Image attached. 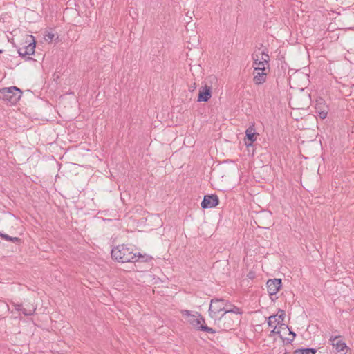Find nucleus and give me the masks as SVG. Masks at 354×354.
<instances>
[{
  "instance_id": "23",
  "label": "nucleus",
  "mask_w": 354,
  "mask_h": 354,
  "mask_svg": "<svg viewBox=\"0 0 354 354\" xmlns=\"http://www.w3.org/2000/svg\"><path fill=\"white\" fill-rule=\"evenodd\" d=\"M232 326V324L231 322H230L227 323V326H223V329L224 330H227L228 329H230Z\"/></svg>"
},
{
  "instance_id": "1",
  "label": "nucleus",
  "mask_w": 354,
  "mask_h": 354,
  "mask_svg": "<svg viewBox=\"0 0 354 354\" xmlns=\"http://www.w3.org/2000/svg\"><path fill=\"white\" fill-rule=\"evenodd\" d=\"M111 257L113 259L120 263L136 262L139 261L147 262L151 259V257L146 254L142 255L140 253L137 254L134 252L132 247L125 244H122L113 248Z\"/></svg>"
},
{
  "instance_id": "14",
  "label": "nucleus",
  "mask_w": 354,
  "mask_h": 354,
  "mask_svg": "<svg viewBox=\"0 0 354 354\" xmlns=\"http://www.w3.org/2000/svg\"><path fill=\"white\" fill-rule=\"evenodd\" d=\"M317 350L313 348H299L294 351L293 354H315Z\"/></svg>"
},
{
  "instance_id": "12",
  "label": "nucleus",
  "mask_w": 354,
  "mask_h": 354,
  "mask_svg": "<svg viewBox=\"0 0 354 354\" xmlns=\"http://www.w3.org/2000/svg\"><path fill=\"white\" fill-rule=\"evenodd\" d=\"M267 72L266 71H254V77L253 81L256 84H263L267 77Z\"/></svg>"
},
{
  "instance_id": "11",
  "label": "nucleus",
  "mask_w": 354,
  "mask_h": 354,
  "mask_svg": "<svg viewBox=\"0 0 354 354\" xmlns=\"http://www.w3.org/2000/svg\"><path fill=\"white\" fill-rule=\"evenodd\" d=\"M212 96L211 87L205 85L199 91L198 102H207Z\"/></svg>"
},
{
  "instance_id": "17",
  "label": "nucleus",
  "mask_w": 354,
  "mask_h": 354,
  "mask_svg": "<svg viewBox=\"0 0 354 354\" xmlns=\"http://www.w3.org/2000/svg\"><path fill=\"white\" fill-rule=\"evenodd\" d=\"M3 239H5L6 241H11L13 243H19L21 241L20 239L18 237H12L8 234L3 236Z\"/></svg>"
},
{
  "instance_id": "25",
  "label": "nucleus",
  "mask_w": 354,
  "mask_h": 354,
  "mask_svg": "<svg viewBox=\"0 0 354 354\" xmlns=\"http://www.w3.org/2000/svg\"><path fill=\"white\" fill-rule=\"evenodd\" d=\"M7 235L6 234L0 233V236L3 238V236Z\"/></svg>"
},
{
  "instance_id": "7",
  "label": "nucleus",
  "mask_w": 354,
  "mask_h": 354,
  "mask_svg": "<svg viewBox=\"0 0 354 354\" xmlns=\"http://www.w3.org/2000/svg\"><path fill=\"white\" fill-rule=\"evenodd\" d=\"M268 292L270 298L274 300L273 296H275L282 286L281 279H268L266 283Z\"/></svg>"
},
{
  "instance_id": "18",
  "label": "nucleus",
  "mask_w": 354,
  "mask_h": 354,
  "mask_svg": "<svg viewBox=\"0 0 354 354\" xmlns=\"http://www.w3.org/2000/svg\"><path fill=\"white\" fill-rule=\"evenodd\" d=\"M288 329L289 330V334L292 336V339L286 338L283 339V342L286 341L287 343L290 344L294 340L295 337H296V333L295 332L290 330L289 329V328Z\"/></svg>"
},
{
  "instance_id": "4",
  "label": "nucleus",
  "mask_w": 354,
  "mask_h": 354,
  "mask_svg": "<svg viewBox=\"0 0 354 354\" xmlns=\"http://www.w3.org/2000/svg\"><path fill=\"white\" fill-rule=\"evenodd\" d=\"M21 91L16 86L0 89V99L10 104H15L21 97Z\"/></svg>"
},
{
  "instance_id": "8",
  "label": "nucleus",
  "mask_w": 354,
  "mask_h": 354,
  "mask_svg": "<svg viewBox=\"0 0 354 354\" xmlns=\"http://www.w3.org/2000/svg\"><path fill=\"white\" fill-rule=\"evenodd\" d=\"M218 197L216 194L205 195L201 205L203 209L212 208L218 204Z\"/></svg>"
},
{
  "instance_id": "13",
  "label": "nucleus",
  "mask_w": 354,
  "mask_h": 354,
  "mask_svg": "<svg viewBox=\"0 0 354 354\" xmlns=\"http://www.w3.org/2000/svg\"><path fill=\"white\" fill-rule=\"evenodd\" d=\"M333 345L335 348L336 354H350L348 348L344 342L338 340L336 343L333 342Z\"/></svg>"
},
{
  "instance_id": "15",
  "label": "nucleus",
  "mask_w": 354,
  "mask_h": 354,
  "mask_svg": "<svg viewBox=\"0 0 354 354\" xmlns=\"http://www.w3.org/2000/svg\"><path fill=\"white\" fill-rule=\"evenodd\" d=\"M228 304L230 307L228 308L227 306L226 310H225V315L227 313H234L236 315H241L242 313L241 310L239 308H238L237 306L231 305L230 303Z\"/></svg>"
},
{
  "instance_id": "3",
  "label": "nucleus",
  "mask_w": 354,
  "mask_h": 354,
  "mask_svg": "<svg viewBox=\"0 0 354 354\" xmlns=\"http://www.w3.org/2000/svg\"><path fill=\"white\" fill-rule=\"evenodd\" d=\"M229 301L223 299H213L211 300L210 306L209 308V315L213 319H216L218 315L223 312L221 317H220L219 322L225 319V310L227 308Z\"/></svg>"
},
{
  "instance_id": "2",
  "label": "nucleus",
  "mask_w": 354,
  "mask_h": 354,
  "mask_svg": "<svg viewBox=\"0 0 354 354\" xmlns=\"http://www.w3.org/2000/svg\"><path fill=\"white\" fill-rule=\"evenodd\" d=\"M252 60L254 71H269L270 56L266 49L256 50L252 54Z\"/></svg>"
},
{
  "instance_id": "16",
  "label": "nucleus",
  "mask_w": 354,
  "mask_h": 354,
  "mask_svg": "<svg viewBox=\"0 0 354 354\" xmlns=\"http://www.w3.org/2000/svg\"><path fill=\"white\" fill-rule=\"evenodd\" d=\"M35 310V308H32L31 309L28 310L22 307V310H20V312H21L25 316H30L34 314Z\"/></svg>"
},
{
  "instance_id": "6",
  "label": "nucleus",
  "mask_w": 354,
  "mask_h": 354,
  "mask_svg": "<svg viewBox=\"0 0 354 354\" xmlns=\"http://www.w3.org/2000/svg\"><path fill=\"white\" fill-rule=\"evenodd\" d=\"M196 314L197 316L192 315L193 319L189 320L190 324L194 327H196L198 330L207 332L208 333L212 334L215 333L216 331L212 328H210L206 325L203 324V323H205V319L201 315V314L198 313Z\"/></svg>"
},
{
  "instance_id": "9",
  "label": "nucleus",
  "mask_w": 354,
  "mask_h": 354,
  "mask_svg": "<svg viewBox=\"0 0 354 354\" xmlns=\"http://www.w3.org/2000/svg\"><path fill=\"white\" fill-rule=\"evenodd\" d=\"M257 133L254 128V125L250 126L245 130V137L244 138L245 145L249 147L252 146L253 142L257 140Z\"/></svg>"
},
{
  "instance_id": "10",
  "label": "nucleus",
  "mask_w": 354,
  "mask_h": 354,
  "mask_svg": "<svg viewBox=\"0 0 354 354\" xmlns=\"http://www.w3.org/2000/svg\"><path fill=\"white\" fill-rule=\"evenodd\" d=\"M32 38V42L30 43L28 45L19 48L18 50L19 55L21 57H25L26 55H32L35 53V42L34 38Z\"/></svg>"
},
{
  "instance_id": "21",
  "label": "nucleus",
  "mask_w": 354,
  "mask_h": 354,
  "mask_svg": "<svg viewBox=\"0 0 354 354\" xmlns=\"http://www.w3.org/2000/svg\"><path fill=\"white\" fill-rule=\"evenodd\" d=\"M13 306L17 311H20V310H22V305L20 304H13Z\"/></svg>"
},
{
  "instance_id": "22",
  "label": "nucleus",
  "mask_w": 354,
  "mask_h": 354,
  "mask_svg": "<svg viewBox=\"0 0 354 354\" xmlns=\"http://www.w3.org/2000/svg\"><path fill=\"white\" fill-rule=\"evenodd\" d=\"M182 314H183V315H185V316H191L192 315L191 312L187 310H182Z\"/></svg>"
},
{
  "instance_id": "19",
  "label": "nucleus",
  "mask_w": 354,
  "mask_h": 354,
  "mask_svg": "<svg viewBox=\"0 0 354 354\" xmlns=\"http://www.w3.org/2000/svg\"><path fill=\"white\" fill-rule=\"evenodd\" d=\"M55 37V35L50 32H48L44 35V39L47 41H52L53 38Z\"/></svg>"
},
{
  "instance_id": "26",
  "label": "nucleus",
  "mask_w": 354,
  "mask_h": 354,
  "mask_svg": "<svg viewBox=\"0 0 354 354\" xmlns=\"http://www.w3.org/2000/svg\"><path fill=\"white\" fill-rule=\"evenodd\" d=\"M2 53V50H0V53Z\"/></svg>"
},
{
  "instance_id": "5",
  "label": "nucleus",
  "mask_w": 354,
  "mask_h": 354,
  "mask_svg": "<svg viewBox=\"0 0 354 354\" xmlns=\"http://www.w3.org/2000/svg\"><path fill=\"white\" fill-rule=\"evenodd\" d=\"M285 317V311L279 309L277 314L268 317V326L273 328V330L271 331L272 334H280V330H277L278 327L279 328H288V326L283 323Z\"/></svg>"
},
{
  "instance_id": "24",
  "label": "nucleus",
  "mask_w": 354,
  "mask_h": 354,
  "mask_svg": "<svg viewBox=\"0 0 354 354\" xmlns=\"http://www.w3.org/2000/svg\"><path fill=\"white\" fill-rule=\"evenodd\" d=\"M254 277H255V273H254V272H250L248 274V277L249 279H254Z\"/></svg>"
},
{
  "instance_id": "20",
  "label": "nucleus",
  "mask_w": 354,
  "mask_h": 354,
  "mask_svg": "<svg viewBox=\"0 0 354 354\" xmlns=\"http://www.w3.org/2000/svg\"><path fill=\"white\" fill-rule=\"evenodd\" d=\"M327 111H322L319 112V116L321 119H325L327 117Z\"/></svg>"
}]
</instances>
